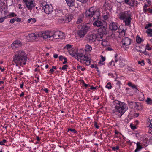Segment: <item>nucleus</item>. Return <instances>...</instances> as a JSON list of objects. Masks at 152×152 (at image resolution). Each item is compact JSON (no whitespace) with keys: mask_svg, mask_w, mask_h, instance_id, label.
Segmentation results:
<instances>
[{"mask_svg":"<svg viewBox=\"0 0 152 152\" xmlns=\"http://www.w3.org/2000/svg\"><path fill=\"white\" fill-rule=\"evenodd\" d=\"M112 149L113 150L115 151L118 150L119 149V147L118 146H116V147H113L112 148Z\"/></svg>","mask_w":152,"mask_h":152,"instance_id":"obj_43","label":"nucleus"},{"mask_svg":"<svg viewBox=\"0 0 152 152\" xmlns=\"http://www.w3.org/2000/svg\"><path fill=\"white\" fill-rule=\"evenodd\" d=\"M26 55L24 51L22 50H19L16 52L15 53L13 57V64L14 65L15 63L16 66L19 65L23 66L26 64Z\"/></svg>","mask_w":152,"mask_h":152,"instance_id":"obj_2","label":"nucleus"},{"mask_svg":"<svg viewBox=\"0 0 152 152\" xmlns=\"http://www.w3.org/2000/svg\"><path fill=\"white\" fill-rule=\"evenodd\" d=\"M146 49L148 50H151V48L150 47L149 45L148 44H147L146 45Z\"/></svg>","mask_w":152,"mask_h":152,"instance_id":"obj_33","label":"nucleus"},{"mask_svg":"<svg viewBox=\"0 0 152 152\" xmlns=\"http://www.w3.org/2000/svg\"><path fill=\"white\" fill-rule=\"evenodd\" d=\"M128 85L129 86L132 87L133 84L131 82H129L128 83Z\"/></svg>","mask_w":152,"mask_h":152,"instance_id":"obj_55","label":"nucleus"},{"mask_svg":"<svg viewBox=\"0 0 152 152\" xmlns=\"http://www.w3.org/2000/svg\"><path fill=\"white\" fill-rule=\"evenodd\" d=\"M50 72L51 74H53L54 71L53 69L52 68L50 70Z\"/></svg>","mask_w":152,"mask_h":152,"instance_id":"obj_57","label":"nucleus"},{"mask_svg":"<svg viewBox=\"0 0 152 152\" xmlns=\"http://www.w3.org/2000/svg\"><path fill=\"white\" fill-rule=\"evenodd\" d=\"M122 44L124 45H129L131 44V39L127 37L124 38L121 41Z\"/></svg>","mask_w":152,"mask_h":152,"instance_id":"obj_11","label":"nucleus"},{"mask_svg":"<svg viewBox=\"0 0 152 152\" xmlns=\"http://www.w3.org/2000/svg\"><path fill=\"white\" fill-rule=\"evenodd\" d=\"M42 6L45 13L47 14H49L51 13L53 11V7L51 4L43 5L42 4Z\"/></svg>","mask_w":152,"mask_h":152,"instance_id":"obj_7","label":"nucleus"},{"mask_svg":"<svg viewBox=\"0 0 152 152\" xmlns=\"http://www.w3.org/2000/svg\"><path fill=\"white\" fill-rule=\"evenodd\" d=\"M44 91L46 93H48V91L47 88H44L43 89Z\"/></svg>","mask_w":152,"mask_h":152,"instance_id":"obj_59","label":"nucleus"},{"mask_svg":"<svg viewBox=\"0 0 152 152\" xmlns=\"http://www.w3.org/2000/svg\"><path fill=\"white\" fill-rule=\"evenodd\" d=\"M110 65L113 64V66H115V64L114 63V61H112L110 63Z\"/></svg>","mask_w":152,"mask_h":152,"instance_id":"obj_52","label":"nucleus"},{"mask_svg":"<svg viewBox=\"0 0 152 152\" xmlns=\"http://www.w3.org/2000/svg\"><path fill=\"white\" fill-rule=\"evenodd\" d=\"M148 5L146 4L145 5H144L143 7V10L145 12H146L147 10V8L148 7Z\"/></svg>","mask_w":152,"mask_h":152,"instance_id":"obj_39","label":"nucleus"},{"mask_svg":"<svg viewBox=\"0 0 152 152\" xmlns=\"http://www.w3.org/2000/svg\"><path fill=\"white\" fill-rule=\"evenodd\" d=\"M9 15L12 17H14L16 16L17 15L14 13L12 12L9 14Z\"/></svg>","mask_w":152,"mask_h":152,"instance_id":"obj_36","label":"nucleus"},{"mask_svg":"<svg viewBox=\"0 0 152 152\" xmlns=\"http://www.w3.org/2000/svg\"><path fill=\"white\" fill-rule=\"evenodd\" d=\"M146 33L148 34L149 36H152V29L149 28L147 29L146 31Z\"/></svg>","mask_w":152,"mask_h":152,"instance_id":"obj_24","label":"nucleus"},{"mask_svg":"<svg viewBox=\"0 0 152 152\" xmlns=\"http://www.w3.org/2000/svg\"><path fill=\"white\" fill-rule=\"evenodd\" d=\"M77 68L78 69H81L82 68V67L81 66H77Z\"/></svg>","mask_w":152,"mask_h":152,"instance_id":"obj_64","label":"nucleus"},{"mask_svg":"<svg viewBox=\"0 0 152 152\" xmlns=\"http://www.w3.org/2000/svg\"><path fill=\"white\" fill-rule=\"evenodd\" d=\"M140 143L139 142H138L137 143V148L135 150L134 152H137L138 151L141 149L142 147L141 145H140Z\"/></svg>","mask_w":152,"mask_h":152,"instance_id":"obj_21","label":"nucleus"},{"mask_svg":"<svg viewBox=\"0 0 152 152\" xmlns=\"http://www.w3.org/2000/svg\"><path fill=\"white\" fill-rule=\"evenodd\" d=\"M85 61H86L85 63L87 65H88L90 64L91 63V58L88 57L87 56L86 58L85 59Z\"/></svg>","mask_w":152,"mask_h":152,"instance_id":"obj_22","label":"nucleus"},{"mask_svg":"<svg viewBox=\"0 0 152 152\" xmlns=\"http://www.w3.org/2000/svg\"><path fill=\"white\" fill-rule=\"evenodd\" d=\"M92 50L91 47L88 44H87L86 46L85 50L87 52H90Z\"/></svg>","mask_w":152,"mask_h":152,"instance_id":"obj_23","label":"nucleus"},{"mask_svg":"<svg viewBox=\"0 0 152 152\" xmlns=\"http://www.w3.org/2000/svg\"><path fill=\"white\" fill-rule=\"evenodd\" d=\"M87 56L86 55H83V54L79 53L75 57V58L81 63H84L85 61V59Z\"/></svg>","mask_w":152,"mask_h":152,"instance_id":"obj_9","label":"nucleus"},{"mask_svg":"<svg viewBox=\"0 0 152 152\" xmlns=\"http://www.w3.org/2000/svg\"><path fill=\"white\" fill-rule=\"evenodd\" d=\"M107 27L106 26H103L102 27L99 29L101 30L102 33L103 34H105L107 33L106 31Z\"/></svg>","mask_w":152,"mask_h":152,"instance_id":"obj_20","label":"nucleus"},{"mask_svg":"<svg viewBox=\"0 0 152 152\" xmlns=\"http://www.w3.org/2000/svg\"><path fill=\"white\" fill-rule=\"evenodd\" d=\"M28 22L29 23H30L31 24L33 23L36 22V19L34 18H31L28 19Z\"/></svg>","mask_w":152,"mask_h":152,"instance_id":"obj_25","label":"nucleus"},{"mask_svg":"<svg viewBox=\"0 0 152 152\" xmlns=\"http://www.w3.org/2000/svg\"><path fill=\"white\" fill-rule=\"evenodd\" d=\"M63 36V33L60 31L53 32L47 31L43 32H40L38 37L46 40H52L54 38L55 39L62 38Z\"/></svg>","mask_w":152,"mask_h":152,"instance_id":"obj_1","label":"nucleus"},{"mask_svg":"<svg viewBox=\"0 0 152 152\" xmlns=\"http://www.w3.org/2000/svg\"><path fill=\"white\" fill-rule=\"evenodd\" d=\"M152 26V23H148V24H147L145 26V28L146 29H147L149 27H151Z\"/></svg>","mask_w":152,"mask_h":152,"instance_id":"obj_30","label":"nucleus"},{"mask_svg":"<svg viewBox=\"0 0 152 152\" xmlns=\"http://www.w3.org/2000/svg\"><path fill=\"white\" fill-rule=\"evenodd\" d=\"M114 104H117L115 107L113 113L119 117H121L127 109L126 105L123 102L118 100H115L113 102Z\"/></svg>","mask_w":152,"mask_h":152,"instance_id":"obj_3","label":"nucleus"},{"mask_svg":"<svg viewBox=\"0 0 152 152\" xmlns=\"http://www.w3.org/2000/svg\"><path fill=\"white\" fill-rule=\"evenodd\" d=\"M67 5L69 7L73 5L75 0H65Z\"/></svg>","mask_w":152,"mask_h":152,"instance_id":"obj_19","label":"nucleus"},{"mask_svg":"<svg viewBox=\"0 0 152 152\" xmlns=\"http://www.w3.org/2000/svg\"><path fill=\"white\" fill-rule=\"evenodd\" d=\"M93 25L94 26H96L97 27H99L101 26L102 25V22L99 20H96L95 22L93 23Z\"/></svg>","mask_w":152,"mask_h":152,"instance_id":"obj_17","label":"nucleus"},{"mask_svg":"<svg viewBox=\"0 0 152 152\" xmlns=\"http://www.w3.org/2000/svg\"><path fill=\"white\" fill-rule=\"evenodd\" d=\"M6 142V140L5 139H4L2 141L0 142V144L1 145H4V143Z\"/></svg>","mask_w":152,"mask_h":152,"instance_id":"obj_41","label":"nucleus"},{"mask_svg":"<svg viewBox=\"0 0 152 152\" xmlns=\"http://www.w3.org/2000/svg\"><path fill=\"white\" fill-rule=\"evenodd\" d=\"M126 4L130 5L131 4V0H124Z\"/></svg>","mask_w":152,"mask_h":152,"instance_id":"obj_34","label":"nucleus"},{"mask_svg":"<svg viewBox=\"0 0 152 152\" xmlns=\"http://www.w3.org/2000/svg\"><path fill=\"white\" fill-rule=\"evenodd\" d=\"M30 39L31 41H33L35 40L37 38V36L34 33H32L29 35Z\"/></svg>","mask_w":152,"mask_h":152,"instance_id":"obj_15","label":"nucleus"},{"mask_svg":"<svg viewBox=\"0 0 152 152\" xmlns=\"http://www.w3.org/2000/svg\"><path fill=\"white\" fill-rule=\"evenodd\" d=\"M2 0H0V6L1 7L4 5V4L3 2L1 1Z\"/></svg>","mask_w":152,"mask_h":152,"instance_id":"obj_51","label":"nucleus"},{"mask_svg":"<svg viewBox=\"0 0 152 152\" xmlns=\"http://www.w3.org/2000/svg\"><path fill=\"white\" fill-rule=\"evenodd\" d=\"M77 0L79 2H80L82 3H86L87 1V0Z\"/></svg>","mask_w":152,"mask_h":152,"instance_id":"obj_44","label":"nucleus"},{"mask_svg":"<svg viewBox=\"0 0 152 152\" xmlns=\"http://www.w3.org/2000/svg\"><path fill=\"white\" fill-rule=\"evenodd\" d=\"M87 31L83 28L79 30L77 32L78 35L80 38L83 37L84 35L86 34Z\"/></svg>","mask_w":152,"mask_h":152,"instance_id":"obj_12","label":"nucleus"},{"mask_svg":"<svg viewBox=\"0 0 152 152\" xmlns=\"http://www.w3.org/2000/svg\"><path fill=\"white\" fill-rule=\"evenodd\" d=\"M139 115V114L138 113H136L135 114L134 116L136 117H138Z\"/></svg>","mask_w":152,"mask_h":152,"instance_id":"obj_60","label":"nucleus"},{"mask_svg":"<svg viewBox=\"0 0 152 152\" xmlns=\"http://www.w3.org/2000/svg\"><path fill=\"white\" fill-rule=\"evenodd\" d=\"M146 103L148 104H152V100L150 98H147V99L145 101Z\"/></svg>","mask_w":152,"mask_h":152,"instance_id":"obj_26","label":"nucleus"},{"mask_svg":"<svg viewBox=\"0 0 152 152\" xmlns=\"http://www.w3.org/2000/svg\"><path fill=\"white\" fill-rule=\"evenodd\" d=\"M6 18V17L0 18V23L3 22L4 19Z\"/></svg>","mask_w":152,"mask_h":152,"instance_id":"obj_35","label":"nucleus"},{"mask_svg":"<svg viewBox=\"0 0 152 152\" xmlns=\"http://www.w3.org/2000/svg\"><path fill=\"white\" fill-rule=\"evenodd\" d=\"M79 53H77L76 50H73L70 52V54L73 57H74L75 58V57H77Z\"/></svg>","mask_w":152,"mask_h":152,"instance_id":"obj_18","label":"nucleus"},{"mask_svg":"<svg viewBox=\"0 0 152 152\" xmlns=\"http://www.w3.org/2000/svg\"><path fill=\"white\" fill-rule=\"evenodd\" d=\"M138 64H140L141 66H143L145 65V63L143 60H142L141 61H138Z\"/></svg>","mask_w":152,"mask_h":152,"instance_id":"obj_32","label":"nucleus"},{"mask_svg":"<svg viewBox=\"0 0 152 152\" xmlns=\"http://www.w3.org/2000/svg\"><path fill=\"white\" fill-rule=\"evenodd\" d=\"M14 22L15 21H14V20L13 19H11L10 21V22L12 24L14 23Z\"/></svg>","mask_w":152,"mask_h":152,"instance_id":"obj_56","label":"nucleus"},{"mask_svg":"<svg viewBox=\"0 0 152 152\" xmlns=\"http://www.w3.org/2000/svg\"><path fill=\"white\" fill-rule=\"evenodd\" d=\"M72 47L71 45L69 44H67L66 45V46L64 47L65 48H66L67 49L70 48Z\"/></svg>","mask_w":152,"mask_h":152,"instance_id":"obj_40","label":"nucleus"},{"mask_svg":"<svg viewBox=\"0 0 152 152\" xmlns=\"http://www.w3.org/2000/svg\"><path fill=\"white\" fill-rule=\"evenodd\" d=\"M130 126L131 128L133 129H136V127L135 126H133V125L132 124H131L130 125Z\"/></svg>","mask_w":152,"mask_h":152,"instance_id":"obj_45","label":"nucleus"},{"mask_svg":"<svg viewBox=\"0 0 152 152\" xmlns=\"http://www.w3.org/2000/svg\"><path fill=\"white\" fill-rule=\"evenodd\" d=\"M83 84H84V86L86 87H87V86H90V85L89 84H86L84 82H83Z\"/></svg>","mask_w":152,"mask_h":152,"instance_id":"obj_63","label":"nucleus"},{"mask_svg":"<svg viewBox=\"0 0 152 152\" xmlns=\"http://www.w3.org/2000/svg\"><path fill=\"white\" fill-rule=\"evenodd\" d=\"M23 2L26 7L30 12L35 7L34 0H23Z\"/></svg>","mask_w":152,"mask_h":152,"instance_id":"obj_6","label":"nucleus"},{"mask_svg":"<svg viewBox=\"0 0 152 152\" xmlns=\"http://www.w3.org/2000/svg\"><path fill=\"white\" fill-rule=\"evenodd\" d=\"M128 102L129 103V105L132 108L135 107L136 106H137V103L136 102L130 101H128Z\"/></svg>","mask_w":152,"mask_h":152,"instance_id":"obj_16","label":"nucleus"},{"mask_svg":"<svg viewBox=\"0 0 152 152\" xmlns=\"http://www.w3.org/2000/svg\"><path fill=\"white\" fill-rule=\"evenodd\" d=\"M94 126L96 128H99V126H98L97 123L96 122L94 123Z\"/></svg>","mask_w":152,"mask_h":152,"instance_id":"obj_54","label":"nucleus"},{"mask_svg":"<svg viewBox=\"0 0 152 152\" xmlns=\"http://www.w3.org/2000/svg\"><path fill=\"white\" fill-rule=\"evenodd\" d=\"M22 45L21 42L20 41L16 40L14 41L11 45V47L13 49H15L21 47Z\"/></svg>","mask_w":152,"mask_h":152,"instance_id":"obj_10","label":"nucleus"},{"mask_svg":"<svg viewBox=\"0 0 152 152\" xmlns=\"http://www.w3.org/2000/svg\"><path fill=\"white\" fill-rule=\"evenodd\" d=\"M115 81L116 82V85L118 86H119V87L120 86V85L121 84V83H120V82L118 81V80H116Z\"/></svg>","mask_w":152,"mask_h":152,"instance_id":"obj_46","label":"nucleus"},{"mask_svg":"<svg viewBox=\"0 0 152 152\" xmlns=\"http://www.w3.org/2000/svg\"><path fill=\"white\" fill-rule=\"evenodd\" d=\"M133 89H135L136 90H137V89L136 87V86L134 85H133L131 87Z\"/></svg>","mask_w":152,"mask_h":152,"instance_id":"obj_49","label":"nucleus"},{"mask_svg":"<svg viewBox=\"0 0 152 152\" xmlns=\"http://www.w3.org/2000/svg\"><path fill=\"white\" fill-rule=\"evenodd\" d=\"M149 127H150V128H151V129H150V130H151V129H152V120L150 122V124L149 125Z\"/></svg>","mask_w":152,"mask_h":152,"instance_id":"obj_50","label":"nucleus"},{"mask_svg":"<svg viewBox=\"0 0 152 152\" xmlns=\"http://www.w3.org/2000/svg\"><path fill=\"white\" fill-rule=\"evenodd\" d=\"M64 61L63 62V64H65L67 63V59L66 58H64Z\"/></svg>","mask_w":152,"mask_h":152,"instance_id":"obj_53","label":"nucleus"},{"mask_svg":"<svg viewBox=\"0 0 152 152\" xmlns=\"http://www.w3.org/2000/svg\"><path fill=\"white\" fill-rule=\"evenodd\" d=\"M58 55L57 54H55L54 55L53 57L54 58H58Z\"/></svg>","mask_w":152,"mask_h":152,"instance_id":"obj_58","label":"nucleus"},{"mask_svg":"<svg viewBox=\"0 0 152 152\" xmlns=\"http://www.w3.org/2000/svg\"><path fill=\"white\" fill-rule=\"evenodd\" d=\"M100 57H101L100 61L99 62V64H101L102 62H103L105 60V57L103 56L102 55L100 56Z\"/></svg>","mask_w":152,"mask_h":152,"instance_id":"obj_28","label":"nucleus"},{"mask_svg":"<svg viewBox=\"0 0 152 152\" xmlns=\"http://www.w3.org/2000/svg\"><path fill=\"white\" fill-rule=\"evenodd\" d=\"M97 34H95L87 35L86 37L87 41L88 42H93L97 38Z\"/></svg>","mask_w":152,"mask_h":152,"instance_id":"obj_8","label":"nucleus"},{"mask_svg":"<svg viewBox=\"0 0 152 152\" xmlns=\"http://www.w3.org/2000/svg\"><path fill=\"white\" fill-rule=\"evenodd\" d=\"M67 67L68 66L67 65H65L63 66L61 69L62 70H65L67 68Z\"/></svg>","mask_w":152,"mask_h":152,"instance_id":"obj_42","label":"nucleus"},{"mask_svg":"<svg viewBox=\"0 0 152 152\" xmlns=\"http://www.w3.org/2000/svg\"><path fill=\"white\" fill-rule=\"evenodd\" d=\"M16 21L18 22H20L21 21V19L18 18H16Z\"/></svg>","mask_w":152,"mask_h":152,"instance_id":"obj_47","label":"nucleus"},{"mask_svg":"<svg viewBox=\"0 0 152 152\" xmlns=\"http://www.w3.org/2000/svg\"><path fill=\"white\" fill-rule=\"evenodd\" d=\"M64 58H66L65 57H63V56H59V60H60L61 61H62V59H64Z\"/></svg>","mask_w":152,"mask_h":152,"instance_id":"obj_48","label":"nucleus"},{"mask_svg":"<svg viewBox=\"0 0 152 152\" xmlns=\"http://www.w3.org/2000/svg\"><path fill=\"white\" fill-rule=\"evenodd\" d=\"M63 19H64V18H61L58 19V21L59 23H64V21H63Z\"/></svg>","mask_w":152,"mask_h":152,"instance_id":"obj_31","label":"nucleus"},{"mask_svg":"<svg viewBox=\"0 0 152 152\" xmlns=\"http://www.w3.org/2000/svg\"><path fill=\"white\" fill-rule=\"evenodd\" d=\"M109 28L112 30H116L118 28L117 23L114 22L111 23L109 25Z\"/></svg>","mask_w":152,"mask_h":152,"instance_id":"obj_13","label":"nucleus"},{"mask_svg":"<svg viewBox=\"0 0 152 152\" xmlns=\"http://www.w3.org/2000/svg\"><path fill=\"white\" fill-rule=\"evenodd\" d=\"M82 20L81 18H79L77 20L76 23L77 24H80V23H82Z\"/></svg>","mask_w":152,"mask_h":152,"instance_id":"obj_38","label":"nucleus"},{"mask_svg":"<svg viewBox=\"0 0 152 152\" xmlns=\"http://www.w3.org/2000/svg\"><path fill=\"white\" fill-rule=\"evenodd\" d=\"M136 41L138 43H140L142 40L141 38H140L139 36H137L136 37Z\"/></svg>","mask_w":152,"mask_h":152,"instance_id":"obj_27","label":"nucleus"},{"mask_svg":"<svg viewBox=\"0 0 152 152\" xmlns=\"http://www.w3.org/2000/svg\"><path fill=\"white\" fill-rule=\"evenodd\" d=\"M24 95V93L23 92H22L21 94L20 95V97H22Z\"/></svg>","mask_w":152,"mask_h":152,"instance_id":"obj_62","label":"nucleus"},{"mask_svg":"<svg viewBox=\"0 0 152 152\" xmlns=\"http://www.w3.org/2000/svg\"><path fill=\"white\" fill-rule=\"evenodd\" d=\"M106 87L108 89H111L112 88L110 83L109 82L107 83V85L106 86Z\"/></svg>","mask_w":152,"mask_h":152,"instance_id":"obj_29","label":"nucleus"},{"mask_svg":"<svg viewBox=\"0 0 152 152\" xmlns=\"http://www.w3.org/2000/svg\"><path fill=\"white\" fill-rule=\"evenodd\" d=\"M73 18V16L69 15L65 17L64 19H63V21H64V23H68L70 22Z\"/></svg>","mask_w":152,"mask_h":152,"instance_id":"obj_14","label":"nucleus"},{"mask_svg":"<svg viewBox=\"0 0 152 152\" xmlns=\"http://www.w3.org/2000/svg\"><path fill=\"white\" fill-rule=\"evenodd\" d=\"M119 18L123 21L126 26L130 24L132 18L129 12L125 11L119 14Z\"/></svg>","mask_w":152,"mask_h":152,"instance_id":"obj_5","label":"nucleus"},{"mask_svg":"<svg viewBox=\"0 0 152 152\" xmlns=\"http://www.w3.org/2000/svg\"><path fill=\"white\" fill-rule=\"evenodd\" d=\"M94 67L96 69H97V71H98V72H99V71L98 69V68L97 67V65H95V66H94Z\"/></svg>","mask_w":152,"mask_h":152,"instance_id":"obj_61","label":"nucleus"},{"mask_svg":"<svg viewBox=\"0 0 152 152\" xmlns=\"http://www.w3.org/2000/svg\"><path fill=\"white\" fill-rule=\"evenodd\" d=\"M69 131H70L71 132H73L74 133H76V130L74 129H69L68 130V132H69Z\"/></svg>","mask_w":152,"mask_h":152,"instance_id":"obj_37","label":"nucleus"},{"mask_svg":"<svg viewBox=\"0 0 152 152\" xmlns=\"http://www.w3.org/2000/svg\"><path fill=\"white\" fill-rule=\"evenodd\" d=\"M86 14V16L88 18L92 17L93 20L98 19L100 16L99 11L93 7L87 10Z\"/></svg>","mask_w":152,"mask_h":152,"instance_id":"obj_4","label":"nucleus"}]
</instances>
